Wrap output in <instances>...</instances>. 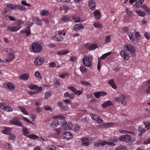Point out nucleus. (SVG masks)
<instances>
[{"instance_id": "32", "label": "nucleus", "mask_w": 150, "mask_h": 150, "mask_svg": "<svg viewBox=\"0 0 150 150\" xmlns=\"http://www.w3.org/2000/svg\"><path fill=\"white\" fill-rule=\"evenodd\" d=\"M72 19L74 20V22L76 23L80 22L81 21V17H76L75 16H72Z\"/></svg>"}, {"instance_id": "20", "label": "nucleus", "mask_w": 150, "mask_h": 150, "mask_svg": "<svg viewBox=\"0 0 150 150\" xmlns=\"http://www.w3.org/2000/svg\"><path fill=\"white\" fill-rule=\"evenodd\" d=\"M19 27L16 26H13L11 27L10 26H8L7 27V29L8 30H10L12 32H15L18 30L20 29Z\"/></svg>"}, {"instance_id": "2", "label": "nucleus", "mask_w": 150, "mask_h": 150, "mask_svg": "<svg viewBox=\"0 0 150 150\" xmlns=\"http://www.w3.org/2000/svg\"><path fill=\"white\" fill-rule=\"evenodd\" d=\"M32 48L33 51L35 52H40L42 49V47L38 42L33 43L32 45Z\"/></svg>"}, {"instance_id": "11", "label": "nucleus", "mask_w": 150, "mask_h": 150, "mask_svg": "<svg viewBox=\"0 0 150 150\" xmlns=\"http://www.w3.org/2000/svg\"><path fill=\"white\" fill-rule=\"evenodd\" d=\"M44 61V59L43 58L38 57L35 60L34 63L35 65L39 66L41 65Z\"/></svg>"}, {"instance_id": "27", "label": "nucleus", "mask_w": 150, "mask_h": 150, "mask_svg": "<svg viewBox=\"0 0 150 150\" xmlns=\"http://www.w3.org/2000/svg\"><path fill=\"white\" fill-rule=\"evenodd\" d=\"M18 108L20 110V111L23 113L24 114L26 115H28V113L27 112L25 108L21 106H19Z\"/></svg>"}, {"instance_id": "54", "label": "nucleus", "mask_w": 150, "mask_h": 150, "mask_svg": "<svg viewBox=\"0 0 150 150\" xmlns=\"http://www.w3.org/2000/svg\"><path fill=\"white\" fill-rule=\"evenodd\" d=\"M80 68V71L82 73H85L87 71V69L83 66H81Z\"/></svg>"}, {"instance_id": "60", "label": "nucleus", "mask_w": 150, "mask_h": 150, "mask_svg": "<svg viewBox=\"0 0 150 150\" xmlns=\"http://www.w3.org/2000/svg\"><path fill=\"white\" fill-rule=\"evenodd\" d=\"M111 37L110 36H108L106 37L105 41V43L107 44L110 42Z\"/></svg>"}, {"instance_id": "53", "label": "nucleus", "mask_w": 150, "mask_h": 150, "mask_svg": "<svg viewBox=\"0 0 150 150\" xmlns=\"http://www.w3.org/2000/svg\"><path fill=\"white\" fill-rule=\"evenodd\" d=\"M143 123L147 129H149L150 128V122H144Z\"/></svg>"}, {"instance_id": "18", "label": "nucleus", "mask_w": 150, "mask_h": 150, "mask_svg": "<svg viewBox=\"0 0 150 150\" xmlns=\"http://www.w3.org/2000/svg\"><path fill=\"white\" fill-rule=\"evenodd\" d=\"M30 76V74L28 73H25L21 75L19 78L21 80L27 81L28 80Z\"/></svg>"}, {"instance_id": "16", "label": "nucleus", "mask_w": 150, "mask_h": 150, "mask_svg": "<svg viewBox=\"0 0 150 150\" xmlns=\"http://www.w3.org/2000/svg\"><path fill=\"white\" fill-rule=\"evenodd\" d=\"M56 117H57L59 122L60 121L61 123L62 126V125L66 123V122L65 120V117L63 115H57L56 116Z\"/></svg>"}, {"instance_id": "23", "label": "nucleus", "mask_w": 150, "mask_h": 150, "mask_svg": "<svg viewBox=\"0 0 150 150\" xmlns=\"http://www.w3.org/2000/svg\"><path fill=\"white\" fill-rule=\"evenodd\" d=\"M95 18L96 19H99L100 17V12L99 10H96L93 12Z\"/></svg>"}, {"instance_id": "63", "label": "nucleus", "mask_w": 150, "mask_h": 150, "mask_svg": "<svg viewBox=\"0 0 150 150\" xmlns=\"http://www.w3.org/2000/svg\"><path fill=\"white\" fill-rule=\"evenodd\" d=\"M125 97L124 96V98H122L121 100V101L122 104L123 105H125L127 103V101L125 100Z\"/></svg>"}, {"instance_id": "56", "label": "nucleus", "mask_w": 150, "mask_h": 150, "mask_svg": "<svg viewBox=\"0 0 150 150\" xmlns=\"http://www.w3.org/2000/svg\"><path fill=\"white\" fill-rule=\"evenodd\" d=\"M35 75L36 77L38 78L39 79H41L42 77L40 73L38 71H36L35 73Z\"/></svg>"}, {"instance_id": "55", "label": "nucleus", "mask_w": 150, "mask_h": 150, "mask_svg": "<svg viewBox=\"0 0 150 150\" xmlns=\"http://www.w3.org/2000/svg\"><path fill=\"white\" fill-rule=\"evenodd\" d=\"M143 8L146 12H150V8L148 7V6L146 5H144L142 6Z\"/></svg>"}, {"instance_id": "57", "label": "nucleus", "mask_w": 150, "mask_h": 150, "mask_svg": "<svg viewBox=\"0 0 150 150\" xmlns=\"http://www.w3.org/2000/svg\"><path fill=\"white\" fill-rule=\"evenodd\" d=\"M67 88L69 90H71L74 94L77 90L74 87L71 86H68Z\"/></svg>"}, {"instance_id": "51", "label": "nucleus", "mask_w": 150, "mask_h": 150, "mask_svg": "<svg viewBox=\"0 0 150 150\" xmlns=\"http://www.w3.org/2000/svg\"><path fill=\"white\" fill-rule=\"evenodd\" d=\"M27 137L33 139H37L38 138V137L37 136L33 134L28 135L27 136Z\"/></svg>"}, {"instance_id": "40", "label": "nucleus", "mask_w": 150, "mask_h": 150, "mask_svg": "<svg viewBox=\"0 0 150 150\" xmlns=\"http://www.w3.org/2000/svg\"><path fill=\"white\" fill-rule=\"evenodd\" d=\"M112 52H108V53H105L102 55L100 58V59L103 60L105 58L109 56L110 54H111Z\"/></svg>"}, {"instance_id": "33", "label": "nucleus", "mask_w": 150, "mask_h": 150, "mask_svg": "<svg viewBox=\"0 0 150 150\" xmlns=\"http://www.w3.org/2000/svg\"><path fill=\"white\" fill-rule=\"evenodd\" d=\"M69 51L67 50H63L58 51L57 54L59 55H63L67 54Z\"/></svg>"}, {"instance_id": "24", "label": "nucleus", "mask_w": 150, "mask_h": 150, "mask_svg": "<svg viewBox=\"0 0 150 150\" xmlns=\"http://www.w3.org/2000/svg\"><path fill=\"white\" fill-rule=\"evenodd\" d=\"M15 58V56L14 55V53L9 54L8 56V58L6 60V62H8L13 60Z\"/></svg>"}, {"instance_id": "47", "label": "nucleus", "mask_w": 150, "mask_h": 150, "mask_svg": "<svg viewBox=\"0 0 150 150\" xmlns=\"http://www.w3.org/2000/svg\"><path fill=\"white\" fill-rule=\"evenodd\" d=\"M35 21L36 22L35 23L36 24L41 25L42 24V21L40 20L38 18H36L34 19Z\"/></svg>"}, {"instance_id": "46", "label": "nucleus", "mask_w": 150, "mask_h": 150, "mask_svg": "<svg viewBox=\"0 0 150 150\" xmlns=\"http://www.w3.org/2000/svg\"><path fill=\"white\" fill-rule=\"evenodd\" d=\"M126 147L125 146L120 145L116 148L115 150H126Z\"/></svg>"}, {"instance_id": "36", "label": "nucleus", "mask_w": 150, "mask_h": 150, "mask_svg": "<svg viewBox=\"0 0 150 150\" xmlns=\"http://www.w3.org/2000/svg\"><path fill=\"white\" fill-rule=\"evenodd\" d=\"M23 22L21 20L19 19L16 21V25H17L16 26H18L19 27V28H20V29H21V25L23 24Z\"/></svg>"}, {"instance_id": "21", "label": "nucleus", "mask_w": 150, "mask_h": 150, "mask_svg": "<svg viewBox=\"0 0 150 150\" xmlns=\"http://www.w3.org/2000/svg\"><path fill=\"white\" fill-rule=\"evenodd\" d=\"M113 103L109 100L106 101L102 104V106L103 108H105L108 106L113 105Z\"/></svg>"}, {"instance_id": "28", "label": "nucleus", "mask_w": 150, "mask_h": 150, "mask_svg": "<svg viewBox=\"0 0 150 150\" xmlns=\"http://www.w3.org/2000/svg\"><path fill=\"white\" fill-rule=\"evenodd\" d=\"M108 83L110 84L114 89H116L117 86L113 79H112L108 81Z\"/></svg>"}, {"instance_id": "14", "label": "nucleus", "mask_w": 150, "mask_h": 150, "mask_svg": "<svg viewBox=\"0 0 150 150\" xmlns=\"http://www.w3.org/2000/svg\"><path fill=\"white\" fill-rule=\"evenodd\" d=\"M11 129L9 127H4L2 132L5 134H11Z\"/></svg>"}, {"instance_id": "42", "label": "nucleus", "mask_w": 150, "mask_h": 150, "mask_svg": "<svg viewBox=\"0 0 150 150\" xmlns=\"http://www.w3.org/2000/svg\"><path fill=\"white\" fill-rule=\"evenodd\" d=\"M91 118L94 120L96 121L97 120L99 116L97 114H95L93 113L91 114L90 115Z\"/></svg>"}, {"instance_id": "8", "label": "nucleus", "mask_w": 150, "mask_h": 150, "mask_svg": "<svg viewBox=\"0 0 150 150\" xmlns=\"http://www.w3.org/2000/svg\"><path fill=\"white\" fill-rule=\"evenodd\" d=\"M82 61L83 64L85 66L90 67L91 63L88 57L85 56L83 59Z\"/></svg>"}, {"instance_id": "22", "label": "nucleus", "mask_w": 150, "mask_h": 150, "mask_svg": "<svg viewBox=\"0 0 150 150\" xmlns=\"http://www.w3.org/2000/svg\"><path fill=\"white\" fill-rule=\"evenodd\" d=\"M53 40H54L60 42L62 41L64 39V38L62 36L59 35H55L52 37Z\"/></svg>"}, {"instance_id": "38", "label": "nucleus", "mask_w": 150, "mask_h": 150, "mask_svg": "<svg viewBox=\"0 0 150 150\" xmlns=\"http://www.w3.org/2000/svg\"><path fill=\"white\" fill-rule=\"evenodd\" d=\"M49 11L46 10H43L41 11L40 13V14L42 16H47L49 14Z\"/></svg>"}, {"instance_id": "58", "label": "nucleus", "mask_w": 150, "mask_h": 150, "mask_svg": "<svg viewBox=\"0 0 150 150\" xmlns=\"http://www.w3.org/2000/svg\"><path fill=\"white\" fill-rule=\"evenodd\" d=\"M81 83L82 85L85 86H91V84L88 82L81 81Z\"/></svg>"}, {"instance_id": "5", "label": "nucleus", "mask_w": 150, "mask_h": 150, "mask_svg": "<svg viewBox=\"0 0 150 150\" xmlns=\"http://www.w3.org/2000/svg\"><path fill=\"white\" fill-rule=\"evenodd\" d=\"M131 139V137L129 135H124L120 136L118 138V140L120 141L128 142Z\"/></svg>"}, {"instance_id": "4", "label": "nucleus", "mask_w": 150, "mask_h": 150, "mask_svg": "<svg viewBox=\"0 0 150 150\" xmlns=\"http://www.w3.org/2000/svg\"><path fill=\"white\" fill-rule=\"evenodd\" d=\"M120 54L125 60L127 61L129 59V54L126 50H122L120 52Z\"/></svg>"}, {"instance_id": "9", "label": "nucleus", "mask_w": 150, "mask_h": 150, "mask_svg": "<svg viewBox=\"0 0 150 150\" xmlns=\"http://www.w3.org/2000/svg\"><path fill=\"white\" fill-rule=\"evenodd\" d=\"M54 119L53 121L50 124V126L52 128H55L57 127L60 125V122L58 119L56 117V116L54 117Z\"/></svg>"}, {"instance_id": "64", "label": "nucleus", "mask_w": 150, "mask_h": 150, "mask_svg": "<svg viewBox=\"0 0 150 150\" xmlns=\"http://www.w3.org/2000/svg\"><path fill=\"white\" fill-rule=\"evenodd\" d=\"M144 36L148 40L150 38V33L145 32L144 34Z\"/></svg>"}, {"instance_id": "61", "label": "nucleus", "mask_w": 150, "mask_h": 150, "mask_svg": "<svg viewBox=\"0 0 150 150\" xmlns=\"http://www.w3.org/2000/svg\"><path fill=\"white\" fill-rule=\"evenodd\" d=\"M126 11L127 13V14L129 16H131L132 15V12L129 10L128 8H125Z\"/></svg>"}, {"instance_id": "52", "label": "nucleus", "mask_w": 150, "mask_h": 150, "mask_svg": "<svg viewBox=\"0 0 150 150\" xmlns=\"http://www.w3.org/2000/svg\"><path fill=\"white\" fill-rule=\"evenodd\" d=\"M6 50V52H7L9 54H11L13 53L14 50H12L11 48H6L4 49Z\"/></svg>"}, {"instance_id": "13", "label": "nucleus", "mask_w": 150, "mask_h": 150, "mask_svg": "<svg viewBox=\"0 0 150 150\" xmlns=\"http://www.w3.org/2000/svg\"><path fill=\"white\" fill-rule=\"evenodd\" d=\"M88 6L90 9L94 10L96 8V3L93 0H90L88 1Z\"/></svg>"}, {"instance_id": "37", "label": "nucleus", "mask_w": 150, "mask_h": 150, "mask_svg": "<svg viewBox=\"0 0 150 150\" xmlns=\"http://www.w3.org/2000/svg\"><path fill=\"white\" fill-rule=\"evenodd\" d=\"M4 110L8 112H11L13 111V109L12 108L6 104Z\"/></svg>"}, {"instance_id": "39", "label": "nucleus", "mask_w": 150, "mask_h": 150, "mask_svg": "<svg viewBox=\"0 0 150 150\" xmlns=\"http://www.w3.org/2000/svg\"><path fill=\"white\" fill-rule=\"evenodd\" d=\"M139 131L141 133L144 134L146 132V129L144 127L143 128L142 126L140 125L138 127Z\"/></svg>"}, {"instance_id": "35", "label": "nucleus", "mask_w": 150, "mask_h": 150, "mask_svg": "<svg viewBox=\"0 0 150 150\" xmlns=\"http://www.w3.org/2000/svg\"><path fill=\"white\" fill-rule=\"evenodd\" d=\"M119 132L120 133L123 134H125L126 133H127L128 134H132V135H135L134 133L133 132L127 131L124 130H120L119 131Z\"/></svg>"}, {"instance_id": "3", "label": "nucleus", "mask_w": 150, "mask_h": 150, "mask_svg": "<svg viewBox=\"0 0 150 150\" xmlns=\"http://www.w3.org/2000/svg\"><path fill=\"white\" fill-rule=\"evenodd\" d=\"M124 48L125 50L129 51L131 54H134L135 51V47L132 45L129 44H126L125 45Z\"/></svg>"}, {"instance_id": "1", "label": "nucleus", "mask_w": 150, "mask_h": 150, "mask_svg": "<svg viewBox=\"0 0 150 150\" xmlns=\"http://www.w3.org/2000/svg\"><path fill=\"white\" fill-rule=\"evenodd\" d=\"M6 6L8 9L15 10H19L21 11L26 10V8L21 5L9 4H6Z\"/></svg>"}, {"instance_id": "44", "label": "nucleus", "mask_w": 150, "mask_h": 150, "mask_svg": "<svg viewBox=\"0 0 150 150\" xmlns=\"http://www.w3.org/2000/svg\"><path fill=\"white\" fill-rule=\"evenodd\" d=\"M62 21L65 22L69 21V17L67 16H64L61 18Z\"/></svg>"}, {"instance_id": "31", "label": "nucleus", "mask_w": 150, "mask_h": 150, "mask_svg": "<svg viewBox=\"0 0 150 150\" xmlns=\"http://www.w3.org/2000/svg\"><path fill=\"white\" fill-rule=\"evenodd\" d=\"M58 106L61 108L62 110H66L67 108V107L62 104V102H59L58 103Z\"/></svg>"}, {"instance_id": "50", "label": "nucleus", "mask_w": 150, "mask_h": 150, "mask_svg": "<svg viewBox=\"0 0 150 150\" xmlns=\"http://www.w3.org/2000/svg\"><path fill=\"white\" fill-rule=\"evenodd\" d=\"M47 150H56V147L52 145H49L47 146Z\"/></svg>"}, {"instance_id": "43", "label": "nucleus", "mask_w": 150, "mask_h": 150, "mask_svg": "<svg viewBox=\"0 0 150 150\" xmlns=\"http://www.w3.org/2000/svg\"><path fill=\"white\" fill-rule=\"evenodd\" d=\"M61 129L60 128H57L55 129L54 133L56 136H58L59 135Z\"/></svg>"}, {"instance_id": "25", "label": "nucleus", "mask_w": 150, "mask_h": 150, "mask_svg": "<svg viewBox=\"0 0 150 150\" xmlns=\"http://www.w3.org/2000/svg\"><path fill=\"white\" fill-rule=\"evenodd\" d=\"M21 32L26 33L27 37H28L31 34L30 28L28 27H27L25 30L21 31Z\"/></svg>"}, {"instance_id": "41", "label": "nucleus", "mask_w": 150, "mask_h": 150, "mask_svg": "<svg viewBox=\"0 0 150 150\" xmlns=\"http://www.w3.org/2000/svg\"><path fill=\"white\" fill-rule=\"evenodd\" d=\"M119 96V97H117L115 98V100L117 102H118L121 101V99L124 98V95L120 94Z\"/></svg>"}, {"instance_id": "6", "label": "nucleus", "mask_w": 150, "mask_h": 150, "mask_svg": "<svg viewBox=\"0 0 150 150\" xmlns=\"http://www.w3.org/2000/svg\"><path fill=\"white\" fill-rule=\"evenodd\" d=\"M10 123L13 125H15L19 127L23 126L21 122L19 121V118L18 117H15L12 119L11 120Z\"/></svg>"}, {"instance_id": "30", "label": "nucleus", "mask_w": 150, "mask_h": 150, "mask_svg": "<svg viewBox=\"0 0 150 150\" xmlns=\"http://www.w3.org/2000/svg\"><path fill=\"white\" fill-rule=\"evenodd\" d=\"M98 48V45L97 44L93 43L90 45L88 47V49L90 50H93Z\"/></svg>"}, {"instance_id": "59", "label": "nucleus", "mask_w": 150, "mask_h": 150, "mask_svg": "<svg viewBox=\"0 0 150 150\" xmlns=\"http://www.w3.org/2000/svg\"><path fill=\"white\" fill-rule=\"evenodd\" d=\"M113 123L112 122L104 123L103 124V125L105 127H110V126L113 125Z\"/></svg>"}, {"instance_id": "19", "label": "nucleus", "mask_w": 150, "mask_h": 150, "mask_svg": "<svg viewBox=\"0 0 150 150\" xmlns=\"http://www.w3.org/2000/svg\"><path fill=\"white\" fill-rule=\"evenodd\" d=\"M107 94L106 92L103 91L98 92L94 93V95L95 97L98 98L100 96L105 95Z\"/></svg>"}, {"instance_id": "29", "label": "nucleus", "mask_w": 150, "mask_h": 150, "mask_svg": "<svg viewBox=\"0 0 150 150\" xmlns=\"http://www.w3.org/2000/svg\"><path fill=\"white\" fill-rule=\"evenodd\" d=\"M22 127H23L22 131L23 133V135L24 136H27L29 134V132L28 129L24 126H23Z\"/></svg>"}, {"instance_id": "48", "label": "nucleus", "mask_w": 150, "mask_h": 150, "mask_svg": "<svg viewBox=\"0 0 150 150\" xmlns=\"http://www.w3.org/2000/svg\"><path fill=\"white\" fill-rule=\"evenodd\" d=\"M135 39L137 40V41H138L141 38L140 34L139 32H137L135 33Z\"/></svg>"}, {"instance_id": "17", "label": "nucleus", "mask_w": 150, "mask_h": 150, "mask_svg": "<svg viewBox=\"0 0 150 150\" xmlns=\"http://www.w3.org/2000/svg\"><path fill=\"white\" fill-rule=\"evenodd\" d=\"M84 28V26L81 23L76 24L73 27V30L76 31L80 29H83Z\"/></svg>"}, {"instance_id": "12", "label": "nucleus", "mask_w": 150, "mask_h": 150, "mask_svg": "<svg viewBox=\"0 0 150 150\" xmlns=\"http://www.w3.org/2000/svg\"><path fill=\"white\" fill-rule=\"evenodd\" d=\"M81 144L85 146H88L89 144L88 138L86 137L83 138L81 140Z\"/></svg>"}, {"instance_id": "34", "label": "nucleus", "mask_w": 150, "mask_h": 150, "mask_svg": "<svg viewBox=\"0 0 150 150\" xmlns=\"http://www.w3.org/2000/svg\"><path fill=\"white\" fill-rule=\"evenodd\" d=\"M135 12L137 14H138L139 16L141 17H144L146 14L144 12L142 11H136Z\"/></svg>"}, {"instance_id": "45", "label": "nucleus", "mask_w": 150, "mask_h": 150, "mask_svg": "<svg viewBox=\"0 0 150 150\" xmlns=\"http://www.w3.org/2000/svg\"><path fill=\"white\" fill-rule=\"evenodd\" d=\"M7 86L8 88L10 90H12L15 88V86L11 83H8Z\"/></svg>"}, {"instance_id": "26", "label": "nucleus", "mask_w": 150, "mask_h": 150, "mask_svg": "<svg viewBox=\"0 0 150 150\" xmlns=\"http://www.w3.org/2000/svg\"><path fill=\"white\" fill-rule=\"evenodd\" d=\"M128 35L129 37L130 40L132 42L134 41L135 40V37L134 34V33L132 32H128Z\"/></svg>"}, {"instance_id": "49", "label": "nucleus", "mask_w": 150, "mask_h": 150, "mask_svg": "<svg viewBox=\"0 0 150 150\" xmlns=\"http://www.w3.org/2000/svg\"><path fill=\"white\" fill-rule=\"evenodd\" d=\"M93 25L95 28H101L102 27V24H100L98 22L94 23Z\"/></svg>"}, {"instance_id": "15", "label": "nucleus", "mask_w": 150, "mask_h": 150, "mask_svg": "<svg viewBox=\"0 0 150 150\" xmlns=\"http://www.w3.org/2000/svg\"><path fill=\"white\" fill-rule=\"evenodd\" d=\"M64 138L67 140L71 139L72 137V134L70 132H66L63 134Z\"/></svg>"}, {"instance_id": "62", "label": "nucleus", "mask_w": 150, "mask_h": 150, "mask_svg": "<svg viewBox=\"0 0 150 150\" xmlns=\"http://www.w3.org/2000/svg\"><path fill=\"white\" fill-rule=\"evenodd\" d=\"M21 4L25 6H28V7H30V4H28V3H27L25 1H21Z\"/></svg>"}, {"instance_id": "10", "label": "nucleus", "mask_w": 150, "mask_h": 150, "mask_svg": "<svg viewBox=\"0 0 150 150\" xmlns=\"http://www.w3.org/2000/svg\"><path fill=\"white\" fill-rule=\"evenodd\" d=\"M28 87L31 89H35V91L38 93L42 91V88L41 87H39L36 85L31 84Z\"/></svg>"}, {"instance_id": "7", "label": "nucleus", "mask_w": 150, "mask_h": 150, "mask_svg": "<svg viewBox=\"0 0 150 150\" xmlns=\"http://www.w3.org/2000/svg\"><path fill=\"white\" fill-rule=\"evenodd\" d=\"M74 127V125L71 122H69L68 123L66 122V123L62 125V128L65 130H72Z\"/></svg>"}]
</instances>
